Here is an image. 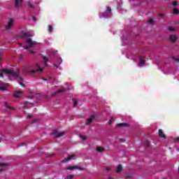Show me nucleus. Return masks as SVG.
Returning a JSON list of instances; mask_svg holds the SVG:
<instances>
[{"mask_svg":"<svg viewBox=\"0 0 179 179\" xmlns=\"http://www.w3.org/2000/svg\"><path fill=\"white\" fill-rule=\"evenodd\" d=\"M43 61L44 62L45 66H48V62H50V58L46 56L42 55Z\"/></svg>","mask_w":179,"mask_h":179,"instance_id":"nucleus-8","label":"nucleus"},{"mask_svg":"<svg viewBox=\"0 0 179 179\" xmlns=\"http://www.w3.org/2000/svg\"><path fill=\"white\" fill-rule=\"evenodd\" d=\"M7 86H9V84L1 83H0V90H1L3 92L8 90Z\"/></svg>","mask_w":179,"mask_h":179,"instance_id":"nucleus-5","label":"nucleus"},{"mask_svg":"<svg viewBox=\"0 0 179 179\" xmlns=\"http://www.w3.org/2000/svg\"><path fill=\"white\" fill-rule=\"evenodd\" d=\"M73 177H74L73 175H69V176H66L64 179H72V178H73Z\"/></svg>","mask_w":179,"mask_h":179,"instance_id":"nucleus-24","label":"nucleus"},{"mask_svg":"<svg viewBox=\"0 0 179 179\" xmlns=\"http://www.w3.org/2000/svg\"><path fill=\"white\" fill-rule=\"evenodd\" d=\"M121 171H122V165L120 164L117 168L116 173H121Z\"/></svg>","mask_w":179,"mask_h":179,"instance_id":"nucleus-19","label":"nucleus"},{"mask_svg":"<svg viewBox=\"0 0 179 179\" xmlns=\"http://www.w3.org/2000/svg\"><path fill=\"white\" fill-rule=\"evenodd\" d=\"M93 120H94V117H90L87 120V122H86V125H90V123L91 122H93Z\"/></svg>","mask_w":179,"mask_h":179,"instance_id":"nucleus-16","label":"nucleus"},{"mask_svg":"<svg viewBox=\"0 0 179 179\" xmlns=\"http://www.w3.org/2000/svg\"><path fill=\"white\" fill-rule=\"evenodd\" d=\"M4 73H8V75H10L11 76H13V78H18L19 80H23V78L22 77H19V75L17 74L16 72L13 71V70H9V69H4L3 71Z\"/></svg>","mask_w":179,"mask_h":179,"instance_id":"nucleus-2","label":"nucleus"},{"mask_svg":"<svg viewBox=\"0 0 179 179\" xmlns=\"http://www.w3.org/2000/svg\"><path fill=\"white\" fill-rule=\"evenodd\" d=\"M173 15H178L179 13L178 8H173Z\"/></svg>","mask_w":179,"mask_h":179,"instance_id":"nucleus-21","label":"nucleus"},{"mask_svg":"<svg viewBox=\"0 0 179 179\" xmlns=\"http://www.w3.org/2000/svg\"><path fill=\"white\" fill-rule=\"evenodd\" d=\"M36 121H37V120L34 119L33 121H32V122H31V124H34V122H36Z\"/></svg>","mask_w":179,"mask_h":179,"instance_id":"nucleus-40","label":"nucleus"},{"mask_svg":"<svg viewBox=\"0 0 179 179\" xmlns=\"http://www.w3.org/2000/svg\"><path fill=\"white\" fill-rule=\"evenodd\" d=\"M109 179H111V177H109Z\"/></svg>","mask_w":179,"mask_h":179,"instance_id":"nucleus-54","label":"nucleus"},{"mask_svg":"<svg viewBox=\"0 0 179 179\" xmlns=\"http://www.w3.org/2000/svg\"><path fill=\"white\" fill-rule=\"evenodd\" d=\"M159 136L160 138H162L163 139H166V135H164V133L163 132V130L159 129L158 131Z\"/></svg>","mask_w":179,"mask_h":179,"instance_id":"nucleus-13","label":"nucleus"},{"mask_svg":"<svg viewBox=\"0 0 179 179\" xmlns=\"http://www.w3.org/2000/svg\"><path fill=\"white\" fill-rule=\"evenodd\" d=\"M51 156H54V155H50V156H48V157H51Z\"/></svg>","mask_w":179,"mask_h":179,"instance_id":"nucleus-49","label":"nucleus"},{"mask_svg":"<svg viewBox=\"0 0 179 179\" xmlns=\"http://www.w3.org/2000/svg\"><path fill=\"white\" fill-rule=\"evenodd\" d=\"M49 79H52V77L49 78Z\"/></svg>","mask_w":179,"mask_h":179,"instance_id":"nucleus-50","label":"nucleus"},{"mask_svg":"<svg viewBox=\"0 0 179 179\" xmlns=\"http://www.w3.org/2000/svg\"><path fill=\"white\" fill-rule=\"evenodd\" d=\"M22 94H23V91H15L13 96L15 99H20L22 97Z\"/></svg>","mask_w":179,"mask_h":179,"instance_id":"nucleus-4","label":"nucleus"},{"mask_svg":"<svg viewBox=\"0 0 179 179\" xmlns=\"http://www.w3.org/2000/svg\"><path fill=\"white\" fill-rule=\"evenodd\" d=\"M176 142H179V136L176 138Z\"/></svg>","mask_w":179,"mask_h":179,"instance_id":"nucleus-41","label":"nucleus"},{"mask_svg":"<svg viewBox=\"0 0 179 179\" xmlns=\"http://www.w3.org/2000/svg\"><path fill=\"white\" fill-rule=\"evenodd\" d=\"M28 6H29V8H34V6L33 4H31V3L30 1H28Z\"/></svg>","mask_w":179,"mask_h":179,"instance_id":"nucleus-29","label":"nucleus"},{"mask_svg":"<svg viewBox=\"0 0 179 179\" xmlns=\"http://www.w3.org/2000/svg\"><path fill=\"white\" fill-rule=\"evenodd\" d=\"M76 169L80 170L81 171H83V170H85V168L80 167V166H78V168H76Z\"/></svg>","mask_w":179,"mask_h":179,"instance_id":"nucleus-28","label":"nucleus"},{"mask_svg":"<svg viewBox=\"0 0 179 179\" xmlns=\"http://www.w3.org/2000/svg\"><path fill=\"white\" fill-rule=\"evenodd\" d=\"M20 45H22V43H19Z\"/></svg>","mask_w":179,"mask_h":179,"instance_id":"nucleus-51","label":"nucleus"},{"mask_svg":"<svg viewBox=\"0 0 179 179\" xmlns=\"http://www.w3.org/2000/svg\"><path fill=\"white\" fill-rule=\"evenodd\" d=\"M66 92V90L65 88H62V90H59L57 92H55V93L52 94V97H55V96H57V94H58L59 93H64Z\"/></svg>","mask_w":179,"mask_h":179,"instance_id":"nucleus-11","label":"nucleus"},{"mask_svg":"<svg viewBox=\"0 0 179 179\" xmlns=\"http://www.w3.org/2000/svg\"><path fill=\"white\" fill-rule=\"evenodd\" d=\"M76 169H78V166L75 165V166H68L66 169L73 171V170H76Z\"/></svg>","mask_w":179,"mask_h":179,"instance_id":"nucleus-17","label":"nucleus"},{"mask_svg":"<svg viewBox=\"0 0 179 179\" xmlns=\"http://www.w3.org/2000/svg\"><path fill=\"white\" fill-rule=\"evenodd\" d=\"M73 103L74 107H76V106H78V100H76V99H73Z\"/></svg>","mask_w":179,"mask_h":179,"instance_id":"nucleus-22","label":"nucleus"},{"mask_svg":"<svg viewBox=\"0 0 179 179\" xmlns=\"http://www.w3.org/2000/svg\"><path fill=\"white\" fill-rule=\"evenodd\" d=\"M5 106H6V107H7L8 108H12V107H10V106H9V105H8V102H5Z\"/></svg>","mask_w":179,"mask_h":179,"instance_id":"nucleus-31","label":"nucleus"},{"mask_svg":"<svg viewBox=\"0 0 179 179\" xmlns=\"http://www.w3.org/2000/svg\"><path fill=\"white\" fill-rule=\"evenodd\" d=\"M116 127H127V128H129V127H131L128 123H119L116 125Z\"/></svg>","mask_w":179,"mask_h":179,"instance_id":"nucleus-12","label":"nucleus"},{"mask_svg":"<svg viewBox=\"0 0 179 179\" xmlns=\"http://www.w3.org/2000/svg\"><path fill=\"white\" fill-rule=\"evenodd\" d=\"M75 157V155H69L67 158H65L62 160V162H69V160L73 159Z\"/></svg>","mask_w":179,"mask_h":179,"instance_id":"nucleus-14","label":"nucleus"},{"mask_svg":"<svg viewBox=\"0 0 179 179\" xmlns=\"http://www.w3.org/2000/svg\"><path fill=\"white\" fill-rule=\"evenodd\" d=\"M44 71L43 69H37V70H31L29 71V73H36L37 72H43Z\"/></svg>","mask_w":179,"mask_h":179,"instance_id":"nucleus-15","label":"nucleus"},{"mask_svg":"<svg viewBox=\"0 0 179 179\" xmlns=\"http://www.w3.org/2000/svg\"><path fill=\"white\" fill-rule=\"evenodd\" d=\"M32 20H34V22H37V18H36V17H32Z\"/></svg>","mask_w":179,"mask_h":179,"instance_id":"nucleus-38","label":"nucleus"},{"mask_svg":"<svg viewBox=\"0 0 179 179\" xmlns=\"http://www.w3.org/2000/svg\"><path fill=\"white\" fill-rule=\"evenodd\" d=\"M126 178H129V177H126Z\"/></svg>","mask_w":179,"mask_h":179,"instance_id":"nucleus-53","label":"nucleus"},{"mask_svg":"<svg viewBox=\"0 0 179 179\" xmlns=\"http://www.w3.org/2000/svg\"><path fill=\"white\" fill-rule=\"evenodd\" d=\"M23 112H24V113H26V111H25V110H23Z\"/></svg>","mask_w":179,"mask_h":179,"instance_id":"nucleus-52","label":"nucleus"},{"mask_svg":"<svg viewBox=\"0 0 179 179\" xmlns=\"http://www.w3.org/2000/svg\"><path fill=\"white\" fill-rule=\"evenodd\" d=\"M111 171V166H108L106 168V171Z\"/></svg>","mask_w":179,"mask_h":179,"instance_id":"nucleus-35","label":"nucleus"},{"mask_svg":"<svg viewBox=\"0 0 179 179\" xmlns=\"http://www.w3.org/2000/svg\"><path fill=\"white\" fill-rule=\"evenodd\" d=\"M48 31L50 33H52V25H48Z\"/></svg>","mask_w":179,"mask_h":179,"instance_id":"nucleus-25","label":"nucleus"},{"mask_svg":"<svg viewBox=\"0 0 179 179\" xmlns=\"http://www.w3.org/2000/svg\"><path fill=\"white\" fill-rule=\"evenodd\" d=\"M24 145H26V143H21L20 144L17 145V148L24 146Z\"/></svg>","mask_w":179,"mask_h":179,"instance_id":"nucleus-26","label":"nucleus"},{"mask_svg":"<svg viewBox=\"0 0 179 179\" xmlns=\"http://www.w3.org/2000/svg\"><path fill=\"white\" fill-rule=\"evenodd\" d=\"M51 136L53 138H61V136H64L65 135L64 132H59L57 130H53L52 133H50Z\"/></svg>","mask_w":179,"mask_h":179,"instance_id":"nucleus-3","label":"nucleus"},{"mask_svg":"<svg viewBox=\"0 0 179 179\" xmlns=\"http://www.w3.org/2000/svg\"><path fill=\"white\" fill-rule=\"evenodd\" d=\"M168 30H169V31H174L176 30V27H169Z\"/></svg>","mask_w":179,"mask_h":179,"instance_id":"nucleus-23","label":"nucleus"},{"mask_svg":"<svg viewBox=\"0 0 179 179\" xmlns=\"http://www.w3.org/2000/svg\"><path fill=\"white\" fill-rule=\"evenodd\" d=\"M62 63V59L60 57L57 60L56 63L53 64V66L58 69L59 65H61Z\"/></svg>","mask_w":179,"mask_h":179,"instance_id":"nucleus-9","label":"nucleus"},{"mask_svg":"<svg viewBox=\"0 0 179 179\" xmlns=\"http://www.w3.org/2000/svg\"><path fill=\"white\" fill-rule=\"evenodd\" d=\"M12 27H13V19L10 18L7 25H6V29H12Z\"/></svg>","mask_w":179,"mask_h":179,"instance_id":"nucleus-7","label":"nucleus"},{"mask_svg":"<svg viewBox=\"0 0 179 179\" xmlns=\"http://www.w3.org/2000/svg\"><path fill=\"white\" fill-rule=\"evenodd\" d=\"M153 22H154V20H153V19H152V18H150V19L148 20V23L152 24V23H153Z\"/></svg>","mask_w":179,"mask_h":179,"instance_id":"nucleus-34","label":"nucleus"},{"mask_svg":"<svg viewBox=\"0 0 179 179\" xmlns=\"http://www.w3.org/2000/svg\"><path fill=\"white\" fill-rule=\"evenodd\" d=\"M42 80H47V79H45V78H43Z\"/></svg>","mask_w":179,"mask_h":179,"instance_id":"nucleus-48","label":"nucleus"},{"mask_svg":"<svg viewBox=\"0 0 179 179\" xmlns=\"http://www.w3.org/2000/svg\"><path fill=\"white\" fill-rule=\"evenodd\" d=\"M3 171V169H0V173H2Z\"/></svg>","mask_w":179,"mask_h":179,"instance_id":"nucleus-47","label":"nucleus"},{"mask_svg":"<svg viewBox=\"0 0 179 179\" xmlns=\"http://www.w3.org/2000/svg\"><path fill=\"white\" fill-rule=\"evenodd\" d=\"M28 99H33V96H28Z\"/></svg>","mask_w":179,"mask_h":179,"instance_id":"nucleus-46","label":"nucleus"},{"mask_svg":"<svg viewBox=\"0 0 179 179\" xmlns=\"http://www.w3.org/2000/svg\"><path fill=\"white\" fill-rule=\"evenodd\" d=\"M20 85H21V86H22V87H24V84L22 82H20Z\"/></svg>","mask_w":179,"mask_h":179,"instance_id":"nucleus-39","label":"nucleus"},{"mask_svg":"<svg viewBox=\"0 0 179 179\" xmlns=\"http://www.w3.org/2000/svg\"><path fill=\"white\" fill-rule=\"evenodd\" d=\"M22 3H23V0H15V7L17 9H19V8H21Z\"/></svg>","mask_w":179,"mask_h":179,"instance_id":"nucleus-6","label":"nucleus"},{"mask_svg":"<svg viewBox=\"0 0 179 179\" xmlns=\"http://www.w3.org/2000/svg\"><path fill=\"white\" fill-rule=\"evenodd\" d=\"M149 145H150V143H149V142H147L146 146H149Z\"/></svg>","mask_w":179,"mask_h":179,"instance_id":"nucleus-44","label":"nucleus"},{"mask_svg":"<svg viewBox=\"0 0 179 179\" xmlns=\"http://www.w3.org/2000/svg\"><path fill=\"white\" fill-rule=\"evenodd\" d=\"M169 40L172 42H176L178 40V37H177V35L174 34V35H170L169 36Z\"/></svg>","mask_w":179,"mask_h":179,"instance_id":"nucleus-10","label":"nucleus"},{"mask_svg":"<svg viewBox=\"0 0 179 179\" xmlns=\"http://www.w3.org/2000/svg\"><path fill=\"white\" fill-rule=\"evenodd\" d=\"M159 17H164V13H159Z\"/></svg>","mask_w":179,"mask_h":179,"instance_id":"nucleus-36","label":"nucleus"},{"mask_svg":"<svg viewBox=\"0 0 179 179\" xmlns=\"http://www.w3.org/2000/svg\"><path fill=\"white\" fill-rule=\"evenodd\" d=\"M30 37H33V35L30 34L29 32H25L21 34L22 38H26L25 43L27 45L24 46V50H29L30 54H36V52L30 50V48H33L34 45L38 44L36 41H34L30 38Z\"/></svg>","mask_w":179,"mask_h":179,"instance_id":"nucleus-1","label":"nucleus"},{"mask_svg":"<svg viewBox=\"0 0 179 179\" xmlns=\"http://www.w3.org/2000/svg\"><path fill=\"white\" fill-rule=\"evenodd\" d=\"M107 10H108V12H111V7L108 6L107 7Z\"/></svg>","mask_w":179,"mask_h":179,"instance_id":"nucleus-37","label":"nucleus"},{"mask_svg":"<svg viewBox=\"0 0 179 179\" xmlns=\"http://www.w3.org/2000/svg\"><path fill=\"white\" fill-rule=\"evenodd\" d=\"M120 141L121 142H124V141H124V139H122V138H120Z\"/></svg>","mask_w":179,"mask_h":179,"instance_id":"nucleus-43","label":"nucleus"},{"mask_svg":"<svg viewBox=\"0 0 179 179\" xmlns=\"http://www.w3.org/2000/svg\"><path fill=\"white\" fill-rule=\"evenodd\" d=\"M0 76H1V78H3V74L1 73V74H0Z\"/></svg>","mask_w":179,"mask_h":179,"instance_id":"nucleus-45","label":"nucleus"},{"mask_svg":"<svg viewBox=\"0 0 179 179\" xmlns=\"http://www.w3.org/2000/svg\"><path fill=\"white\" fill-rule=\"evenodd\" d=\"M81 139H83V141H86V139H87V137L85 136H81Z\"/></svg>","mask_w":179,"mask_h":179,"instance_id":"nucleus-33","label":"nucleus"},{"mask_svg":"<svg viewBox=\"0 0 179 179\" xmlns=\"http://www.w3.org/2000/svg\"><path fill=\"white\" fill-rule=\"evenodd\" d=\"M27 118H31V115H27Z\"/></svg>","mask_w":179,"mask_h":179,"instance_id":"nucleus-42","label":"nucleus"},{"mask_svg":"<svg viewBox=\"0 0 179 179\" xmlns=\"http://www.w3.org/2000/svg\"><path fill=\"white\" fill-rule=\"evenodd\" d=\"M0 142H1V140H0Z\"/></svg>","mask_w":179,"mask_h":179,"instance_id":"nucleus-56","label":"nucleus"},{"mask_svg":"<svg viewBox=\"0 0 179 179\" xmlns=\"http://www.w3.org/2000/svg\"><path fill=\"white\" fill-rule=\"evenodd\" d=\"M0 159H1V156H0Z\"/></svg>","mask_w":179,"mask_h":179,"instance_id":"nucleus-55","label":"nucleus"},{"mask_svg":"<svg viewBox=\"0 0 179 179\" xmlns=\"http://www.w3.org/2000/svg\"><path fill=\"white\" fill-rule=\"evenodd\" d=\"M114 120V117H111L110 120L108 121V124L109 125H111V124L113 123V120Z\"/></svg>","mask_w":179,"mask_h":179,"instance_id":"nucleus-27","label":"nucleus"},{"mask_svg":"<svg viewBox=\"0 0 179 179\" xmlns=\"http://www.w3.org/2000/svg\"><path fill=\"white\" fill-rule=\"evenodd\" d=\"M96 150H97V152H99V153H101V152H104V148L98 146V147H96Z\"/></svg>","mask_w":179,"mask_h":179,"instance_id":"nucleus-20","label":"nucleus"},{"mask_svg":"<svg viewBox=\"0 0 179 179\" xmlns=\"http://www.w3.org/2000/svg\"><path fill=\"white\" fill-rule=\"evenodd\" d=\"M6 166V163H0V167H5Z\"/></svg>","mask_w":179,"mask_h":179,"instance_id":"nucleus-32","label":"nucleus"},{"mask_svg":"<svg viewBox=\"0 0 179 179\" xmlns=\"http://www.w3.org/2000/svg\"><path fill=\"white\" fill-rule=\"evenodd\" d=\"M172 5H173V6H177V5H178V1H173V2H172Z\"/></svg>","mask_w":179,"mask_h":179,"instance_id":"nucleus-30","label":"nucleus"},{"mask_svg":"<svg viewBox=\"0 0 179 179\" xmlns=\"http://www.w3.org/2000/svg\"><path fill=\"white\" fill-rule=\"evenodd\" d=\"M145 65V59L141 58L139 62V66H143Z\"/></svg>","mask_w":179,"mask_h":179,"instance_id":"nucleus-18","label":"nucleus"}]
</instances>
